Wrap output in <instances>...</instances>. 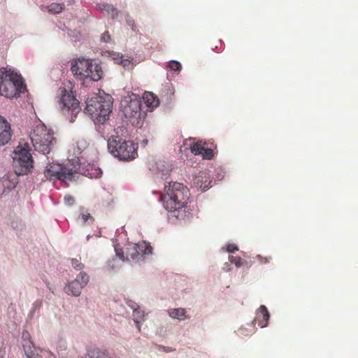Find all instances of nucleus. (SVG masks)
I'll use <instances>...</instances> for the list:
<instances>
[{
	"mask_svg": "<svg viewBox=\"0 0 358 358\" xmlns=\"http://www.w3.org/2000/svg\"><path fill=\"white\" fill-rule=\"evenodd\" d=\"M85 358H113L106 350H88Z\"/></svg>",
	"mask_w": 358,
	"mask_h": 358,
	"instance_id": "obj_18",
	"label": "nucleus"
},
{
	"mask_svg": "<svg viewBox=\"0 0 358 358\" xmlns=\"http://www.w3.org/2000/svg\"><path fill=\"white\" fill-rule=\"evenodd\" d=\"M65 203L68 206H72L74 203V199L73 196L70 195H66L64 196Z\"/></svg>",
	"mask_w": 358,
	"mask_h": 358,
	"instance_id": "obj_33",
	"label": "nucleus"
},
{
	"mask_svg": "<svg viewBox=\"0 0 358 358\" xmlns=\"http://www.w3.org/2000/svg\"><path fill=\"white\" fill-rule=\"evenodd\" d=\"M48 11L52 13H59L64 9V4L52 3L48 6Z\"/></svg>",
	"mask_w": 358,
	"mask_h": 358,
	"instance_id": "obj_24",
	"label": "nucleus"
},
{
	"mask_svg": "<svg viewBox=\"0 0 358 358\" xmlns=\"http://www.w3.org/2000/svg\"><path fill=\"white\" fill-rule=\"evenodd\" d=\"M229 260L231 264H235L237 268H239L244 265V262L240 257L229 256Z\"/></svg>",
	"mask_w": 358,
	"mask_h": 358,
	"instance_id": "obj_25",
	"label": "nucleus"
},
{
	"mask_svg": "<svg viewBox=\"0 0 358 358\" xmlns=\"http://www.w3.org/2000/svg\"><path fill=\"white\" fill-rule=\"evenodd\" d=\"M77 174L76 171L59 164H49L44 171L45 177L50 180L72 181Z\"/></svg>",
	"mask_w": 358,
	"mask_h": 358,
	"instance_id": "obj_9",
	"label": "nucleus"
},
{
	"mask_svg": "<svg viewBox=\"0 0 358 358\" xmlns=\"http://www.w3.org/2000/svg\"><path fill=\"white\" fill-rule=\"evenodd\" d=\"M124 68L129 69L133 67L132 59L123 57L120 63Z\"/></svg>",
	"mask_w": 358,
	"mask_h": 358,
	"instance_id": "obj_29",
	"label": "nucleus"
},
{
	"mask_svg": "<svg viewBox=\"0 0 358 358\" xmlns=\"http://www.w3.org/2000/svg\"><path fill=\"white\" fill-rule=\"evenodd\" d=\"M24 88L22 76L11 69H0V95L12 99L17 97Z\"/></svg>",
	"mask_w": 358,
	"mask_h": 358,
	"instance_id": "obj_3",
	"label": "nucleus"
},
{
	"mask_svg": "<svg viewBox=\"0 0 358 358\" xmlns=\"http://www.w3.org/2000/svg\"><path fill=\"white\" fill-rule=\"evenodd\" d=\"M79 220L83 224H85L88 222V220L93 221V217L90 213H83L79 216Z\"/></svg>",
	"mask_w": 358,
	"mask_h": 358,
	"instance_id": "obj_31",
	"label": "nucleus"
},
{
	"mask_svg": "<svg viewBox=\"0 0 358 358\" xmlns=\"http://www.w3.org/2000/svg\"><path fill=\"white\" fill-rule=\"evenodd\" d=\"M143 99L145 104L148 107L155 108L158 106L159 101L157 97L152 92H146L143 96Z\"/></svg>",
	"mask_w": 358,
	"mask_h": 358,
	"instance_id": "obj_17",
	"label": "nucleus"
},
{
	"mask_svg": "<svg viewBox=\"0 0 358 358\" xmlns=\"http://www.w3.org/2000/svg\"><path fill=\"white\" fill-rule=\"evenodd\" d=\"M169 315L171 317L180 320H183L187 317L186 310L182 308L170 309L169 310Z\"/></svg>",
	"mask_w": 358,
	"mask_h": 358,
	"instance_id": "obj_19",
	"label": "nucleus"
},
{
	"mask_svg": "<svg viewBox=\"0 0 358 358\" xmlns=\"http://www.w3.org/2000/svg\"><path fill=\"white\" fill-rule=\"evenodd\" d=\"M33 164L29 145L27 143L24 146L20 144L14 152L13 166L15 173L18 176L28 174L33 168Z\"/></svg>",
	"mask_w": 358,
	"mask_h": 358,
	"instance_id": "obj_8",
	"label": "nucleus"
},
{
	"mask_svg": "<svg viewBox=\"0 0 358 358\" xmlns=\"http://www.w3.org/2000/svg\"><path fill=\"white\" fill-rule=\"evenodd\" d=\"M190 150L192 153L196 155H201L203 150H204V146L202 143V141H198L196 143H194L190 146Z\"/></svg>",
	"mask_w": 358,
	"mask_h": 358,
	"instance_id": "obj_23",
	"label": "nucleus"
},
{
	"mask_svg": "<svg viewBox=\"0 0 358 358\" xmlns=\"http://www.w3.org/2000/svg\"><path fill=\"white\" fill-rule=\"evenodd\" d=\"M169 67L175 71H180L182 66L181 64L177 61H171L169 63Z\"/></svg>",
	"mask_w": 358,
	"mask_h": 358,
	"instance_id": "obj_30",
	"label": "nucleus"
},
{
	"mask_svg": "<svg viewBox=\"0 0 358 358\" xmlns=\"http://www.w3.org/2000/svg\"><path fill=\"white\" fill-rule=\"evenodd\" d=\"M115 250L116 252L117 256L119 257V258L122 260H124V252L122 250V249H118L117 246L115 247Z\"/></svg>",
	"mask_w": 358,
	"mask_h": 358,
	"instance_id": "obj_36",
	"label": "nucleus"
},
{
	"mask_svg": "<svg viewBox=\"0 0 358 358\" xmlns=\"http://www.w3.org/2000/svg\"><path fill=\"white\" fill-rule=\"evenodd\" d=\"M113 59L115 61V63L119 64L121 62V60L124 57V56L120 53H113L112 55Z\"/></svg>",
	"mask_w": 358,
	"mask_h": 358,
	"instance_id": "obj_32",
	"label": "nucleus"
},
{
	"mask_svg": "<svg viewBox=\"0 0 358 358\" xmlns=\"http://www.w3.org/2000/svg\"><path fill=\"white\" fill-rule=\"evenodd\" d=\"M131 251L127 254V259L130 256L132 259H137L138 261L142 259L144 255H150L152 253L151 245L145 241L139 242L131 248Z\"/></svg>",
	"mask_w": 358,
	"mask_h": 358,
	"instance_id": "obj_12",
	"label": "nucleus"
},
{
	"mask_svg": "<svg viewBox=\"0 0 358 358\" xmlns=\"http://www.w3.org/2000/svg\"><path fill=\"white\" fill-rule=\"evenodd\" d=\"M29 136L35 150L45 155L50 152L56 141L53 131L41 122L34 127Z\"/></svg>",
	"mask_w": 358,
	"mask_h": 358,
	"instance_id": "obj_4",
	"label": "nucleus"
},
{
	"mask_svg": "<svg viewBox=\"0 0 358 358\" xmlns=\"http://www.w3.org/2000/svg\"><path fill=\"white\" fill-rule=\"evenodd\" d=\"M238 250V247L235 244H228L226 248V250L228 252H234Z\"/></svg>",
	"mask_w": 358,
	"mask_h": 358,
	"instance_id": "obj_34",
	"label": "nucleus"
},
{
	"mask_svg": "<svg viewBox=\"0 0 358 358\" xmlns=\"http://www.w3.org/2000/svg\"><path fill=\"white\" fill-rule=\"evenodd\" d=\"M99 8L101 10H106L108 13V14L111 15V17L113 18L117 16V15H118L117 10L115 7H113V6H112V5L103 3V4L99 5Z\"/></svg>",
	"mask_w": 358,
	"mask_h": 358,
	"instance_id": "obj_22",
	"label": "nucleus"
},
{
	"mask_svg": "<svg viewBox=\"0 0 358 358\" xmlns=\"http://www.w3.org/2000/svg\"><path fill=\"white\" fill-rule=\"evenodd\" d=\"M112 104L110 99L95 96L87 101L84 113L90 115L95 121L103 124L109 118Z\"/></svg>",
	"mask_w": 358,
	"mask_h": 358,
	"instance_id": "obj_5",
	"label": "nucleus"
},
{
	"mask_svg": "<svg viewBox=\"0 0 358 358\" xmlns=\"http://www.w3.org/2000/svg\"><path fill=\"white\" fill-rule=\"evenodd\" d=\"M59 96V106L61 112L68 118L71 122L75 121V118L81 111L79 101L76 99L73 91H67L65 87H59L58 90Z\"/></svg>",
	"mask_w": 358,
	"mask_h": 358,
	"instance_id": "obj_6",
	"label": "nucleus"
},
{
	"mask_svg": "<svg viewBox=\"0 0 358 358\" xmlns=\"http://www.w3.org/2000/svg\"><path fill=\"white\" fill-rule=\"evenodd\" d=\"M90 281V277L85 272H80L76 278L69 282L64 287V292L69 295L78 296L81 294L83 289Z\"/></svg>",
	"mask_w": 358,
	"mask_h": 358,
	"instance_id": "obj_10",
	"label": "nucleus"
},
{
	"mask_svg": "<svg viewBox=\"0 0 358 358\" xmlns=\"http://www.w3.org/2000/svg\"><path fill=\"white\" fill-rule=\"evenodd\" d=\"M132 29H133L134 31H136V29H135V28H134V25H132Z\"/></svg>",
	"mask_w": 358,
	"mask_h": 358,
	"instance_id": "obj_39",
	"label": "nucleus"
},
{
	"mask_svg": "<svg viewBox=\"0 0 358 358\" xmlns=\"http://www.w3.org/2000/svg\"><path fill=\"white\" fill-rule=\"evenodd\" d=\"M164 192L162 201L164 206L167 210L178 211L187 203L189 192L183 184L170 182L168 185H165Z\"/></svg>",
	"mask_w": 358,
	"mask_h": 358,
	"instance_id": "obj_1",
	"label": "nucleus"
},
{
	"mask_svg": "<svg viewBox=\"0 0 358 358\" xmlns=\"http://www.w3.org/2000/svg\"><path fill=\"white\" fill-rule=\"evenodd\" d=\"M110 36L108 31H105L102 34L101 38V41L103 42H105V43H108L110 41Z\"/></svg>",
	"mask_w": 358,
	"mask_h": 358,
	"instance_id": "obj_35",
	"label": "nucleus"
},
{
	"mask_svg": "<svg viewBox=\"0 0 358 358\" xmlns=\"http://www.w3.org/2000/svg\"><path fill=\"white\" fill-rule=\"evenodd\" d=\"M85 174L86 175V176H88L89 178H97L101 176L102 171L99 168L90 166V168L87 169L86 173H85Z\"/></svg>",
	"mask_w": 358,
	"mask_h": 358,
	"instance_id": "obj_20",
	"label": "nucleus"
},
{
	"mask_svg": "<svg viewBox=\"0 0 358 358\" xmlns=\"http://www.w3.org/2000/svg\"><path fill=\"white\" fill-rule=\"evenodd\" d=\"M120 105L121 110L125 118L127 119L132 125H138L143 117L141 110V97L135 94L124 96L121 101Z\"/></svg>",
	"mask_w": 358,
	"mask_h": 358,
	"instance_id": "obj_7",
	"label": "nucleus"
},
{
	"mask_svg": "<svg viewBox=\"0 0 358 358\" xmlns=\"http://www.w3.org/2000/svg\"><path fill=\"white\" fill-rule=\"evenodd\" d=\"M103 73L101 66L92 60V67L88 68L85 79L90 78L92 81H98L102 78Z\"/></svg>",
	"mask_w": 358,
	"mask_h": 358,
	"instance_id": "obj_16",
	"label": "nucleus"
},
{
	"mask_svg": "<svg viewBox=\"0 0 358 358\" xmlns=\"http://www.w3.org/2000/svg\"><path fill=\"white\" fill-rule=\"evenodd\" d=\"M24 350L25 354L27 355V358H41V357L34 353L32 350V343L31 341H28L25 344L23 345Z\"/></svg>",
	"mask_w": 358,
	"mask_h": 358,
	"instance_id": "obj_21",
	"label": "nucleus"
},
{
	"mask_svg": "<svg viewBox=\"0 0 358 358\" xmlns=\"http://www.w3.org/2000/svg\"><path fill=\"white\" fill-rule=\"evenodd\" d=\"M201 155L203 159H211L213 157V151L210 148H204V150L202 151Z\"/></svg>",
	"mask_w": 358,
	"mask_h": 358,
	"instance_id": "obj_28",
	"label": "nucleus"
},
{
	"mask_svg": "<svg viewBox=\"0 0 358 358\" xmlns=\"http://www.w3.org/2000/svg\"><path fill=\"white\" fill-rule=\"evenodd\" d=\"M258 258L260 260V262L262 264H266V263H268L270 262V259H271V257H268V258H264V260H263V257H260V256H258Z\"/></svg>",
	"mask_w": 358,
	"mask_h": 358,
	"instance_id": "obj_37",
	"label": "nucleus"
},
{
	"mask_svg": "<svg viewBox=\"0 0 358 358\" xmlns=\"http://www.w3.org/2000/svg\"><path fill=\"white\" fill-rule=\"evenodd\" d=\"M71 262L73 268H75L77 271H82L85 267V265L83 263H81V262L79 259L73 258L71 259Z\"/></svg>",
	"mask_w": 358,
	"mask_h": 358,
	"instance_id": "obj_26",
	"label": "nucleus"
},
{
	"mask_svg": "<svg viewBox=\"0 0 358 358\" xmlns=\"http://www.w3.org/2000/svg\"><path fill=\"white\" fill-rule=\"evenodd\" d=\"M12 129L10 122L0 115V147L6 145L11 139Z\"/></svg>",
	"mask_w": 358,
	"mask_h": 358,
	"instance_id": "obj_13",
	"label": "nucleus"
},
{
	"mask_svg": "<svg viewBox=\"0 0 358 358\" xmlns=\"http://www.w3.org/2000/svg\"><path fill=\"white\" fill-rule=\"evenodd\" d=\"M134 322L138 324L141 320H143L144 315L141 313L140 310L138 309L134 308Z\"/></svg>",
	"mask_w": 358,
	"mask_h": 358,
	"instance_id": "obj_27",
	"label": "nucleus"
},
{
	"mask_svg": "<svg viewBox=\"0 0 358 358\" xmlns=\"http://www.w3.org/2000/svg\"><path fill=\"white\" fill-rule=\"evenodd\" d=\"M270 318L269 313L265 306H261L256 313L254 323L261 328L265 327L268 324Z\"/></svg>",
	"mask_w": 358,
	"mask_h": 358,
	"instance_id": "obj_15",
	"label": "nucleus"
},
{
	"mask_svg": "<svg viewBox=\"0 0 358 358\" xmlns=\"http://www.w3.org/2000/svg\"><path fill=\"white\" fill-rule=\"evenodd\" d=\"M119 130L122 131L124 129L118 127L115 130L116 134L112 135L108 141L109 152L120 160L129 161L136 157L137 146L130 141L123 139L118 135Z\"/></svg>",
	"mask_w": 358,
	"mask_h": 358,
	"instance_id": "obj_2",
	"label": "nucleus"
},
{
	"mask_svg": "<svg viewBox=\"0 0 358 358\" xmlns=\"http://www.w3.org/2000/svg\"><path fill=\"white\" fill-rule=\"evenodd\" d=\"M89 67H92V59H78L71 62V71L76 78L85 80Z\"/></svg>",
	"mask_w": 358,
	"mask_h": 358,
	"instance_id": "obj_11",
	"label": "nucleus"
},
{
	"mask_svg": "<svg viewBox=\"0 0 358 358\" xmlns=\"http://www.w3.org/2000/svg\"><path fill=\"white\" fill-rule=\"evenodd\" d=\"M164 351L165 352H171V351H172V349L171 348H168V349L165 350Z\"/></svg>",
	"mask_w": 358,
	"mask_h": 358,
	"instance_id": "obj_38",
	"label": "nucleus"
},
{
	"mask_svg": "<svg viewBox=\"0 0 358 358\" xmlns=\"http://www.w3.org/2000/svg\"><path fill=\"white\" fill-rule=\"evenodd\" d=\"M211 182L209 173L206 171H200L193 180L194 185L196 187L201 189L202 191L208 189Z\"/></svg>",
	"mask_w": 358,
	"mask_h": 358,
	"instance_id": "obj_14",
	"label": "nucleus"
}]
</instances>
